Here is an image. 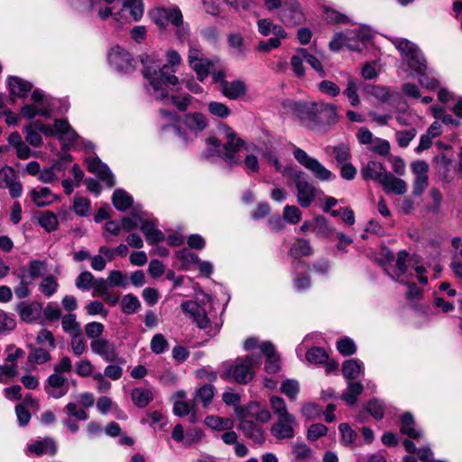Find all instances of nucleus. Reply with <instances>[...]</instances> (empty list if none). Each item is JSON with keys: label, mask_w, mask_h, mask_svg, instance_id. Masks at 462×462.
Returning <instances> with one entry per match:
<instances>
[{"label": "nucleus", "mask_w": 462, "mask_h": 462, "mask_svg": "<svg viewBox=\"0 0 462 462\" xmlns=\"http://www.w3.org/2000/svg\"><path fill=\"white\" fill-rule=\"evenodd\" d=\"M259 363L260 359L254 356L236 358L235 361H226L222 365L221 377L234 380L238 383H246L253 379V367Z\"/></svg>", "instance_id": "4"}, {"label": "nucleus", "mask_w": 462, "mask_h": 462, "mask_svg": "<svg viewBox=\"0 0 462 462\" xmlns=\"http://www.w3.org/2000/svg\"><path fill=\"white\" fill-rule=\"evenodd\" d=\"M73 209L79 217L88 216L91 209L90 200L85 197L76 196L73 201Z\"/></svg>", "instance_id": "53"}, {"label": "nucleus", "mask_w": 462, "mask_h": 462, "mask_svg": "<svg viewBox=\"0 0 462 462\" xmlns=\"http://www.w3.org/2000/svg\"><path fill=\"white\" fill-rule=\"evenodd\" d=\"M364 371V364L357 359H348L343 363L342 373L346 379H356Z\"/></svg>", "instance_id": "35"}, {"label": "nucleus", "mask_w": 462, "mask_h": 462, "mask_svg": "<svg viewBox=\"0 0 462 462\" xmlns=\"http://www.w3.org/2000/svg\"><path fill=\"white\" fill-rule=\"evenodd\" d=\"M90 348L95 355L107 362L115 361L117 356L114 343L104 337L92 340Z\"/></svg>", "instance_id": "17"}, {"label": "nucleus", "mask_w": 462, "mask_h": 462, "mask_svg": "<svg viewBox=\"0 0 462 462\" xmlns=\"http://www.w3.org/2000/svg\"><path fill=\"white\" fill-rule=\"evenodd\" d=\"M235 411L239 419H254L262 423L269 421L272 417L270 411L258 402H250L246 406H236Z\"/></svg>", "instance_id": "15"}, {"label": "nucleus", "mask_w": 462, "mask_h": 462, "mask_svg": "<svg viewBox=\"0 0 462 462\" xmlns=\"http://www.w3.org/2000/svg\"><path fill=\"white\" fill-rule=\"evenodd\" d=\"M270 404L277 419L292 415L288 411L284 400L279 396H272L270 398Z\"/></svg>", "instance_id": "52"}, {"label": "nucleus", "mask_w": 462, "mask_h": 462, "mask_svg": "<svg viewBox=\"0 0 462 462\" xmlns=\"http://www.w3.org/2000/svg\"><path fill=\"white\" fill-rule=\"evenodd\" d=\"M298 425L294 415L277 419L271 429L273 437L279 440L291 439L295 436V427Z\"/></svg>", "instance_id": "14"}, {"label": "nucleus", "mask_w": 462, "mask_h": 462, "mask_svg": "<svg viewBox=\"0 0 462 462\" xmlns=\"http://www.w3.org/2000/svg\"><path fill=\"white\" fill-rule=\"evenodd\" d=\"M306 359L310 364L319 365L327 361L328 355L320 347H311L306 353Z\"/></svg>", "instance_id": "57"}, {"label": "nucleus", "mask_w": 462, "mask_h": 462, "mask_svg": "<svg viewBox=\"0 0 462 462\" xmlns=\"http://www.w3.org/2000/svg\"><path fill=\"white\" fill-rule=\"evenodd\" d=\"M165 57L167 63L163 65L155 53L143 54L141 59L143 77L149 82L148 91L161 100L168 97L170 90L179 89L180 81L174 73L182 62L180 53L172 49L166 51Z\"/></svg>", "instance_id": "1"}, {"label": "nucleus", "mask_w": 462, "mask_h": 462, "mask_svg": "<svg viewBox=\"0 0 462 462\" xmlns=\"http://www.w3.org/2000/svg\"><path fill=\"white\" fill-rule=\"evenodd\" d=\"M57 452L55 441L51 438L40 439L28 445L26 448L27 454L35 456L51 455L53 456Z\"/></svg>", "instance_id": "20"}, {"label": "nucleus", "mask_w": 462, "mask_h": 462, "mask_svg": "<svg viewBox=\"0 0 462 462\" xmlns=\"http://www.w3.org/2000/svg\"><path fill=\"white\" fill-rule=\"evenodd\" d=\"M387 174L384 166L375 161H370L361 168V175L365 180H373L378 183H381Z\"/></svg>", "instance_id": "24"}, {"label": "nucleus", "mask_w": 462, "mask_h": 462, "mask_svg": "<svg viewBox=\"0 0 462 462\" xmlns=\"http://www.w3.org/2000/svg\"><path fill=\"white\" fill-rule=\"evenodd\" d=\"M240 420L239 429L244 435L256 444H263L265 440L263 429L250 420Z\"/></svg>", "instance_id": "26"}, {"label": "nucleus", "mask_w": 462, "mask_h": 462, "mask_svg": "<svg viewBox=\"0 0 462 462\" xmlns=\"http://www.w3.org/2000/svg\"><path fill=\"white\" fill-rule=\"evenodd\" d=\"M331 149L337 163L342 165L347 163V162L350 160L351 154L348 146L345 144H339L337 146H333Z\"/></svg>", "instance_id": "61"}, {"label": "nucleus", "mask_w": 462, "mask_h": 462, "mask_svg": "<svg viewBox=\"0 0 462 462\" xmlns=\"http://www.w3.org/2000/svg\"><path fill=\"white\" fill-rule=\"evenodd\" d=\"M109 64L120 72H131L135 68L132 54L120 46L113 47L107 55Z\"/></svg>", "instance_id": "11"}, {"label": "nucleus", "mask_w": 462, "mask_h": 462, "mask_svg": "<svg viewBox=\"0 0 462 462\" xmlns=\"http://www.w3.org/2000/svg\"><path fill=\"white\" fill-rule=\"evenodd\" d=\"M354 40L353 35H349V32L346 33H337L334 38L329 42V47L333 51H338L343 46H346L347 49L351 51H360L361 48L359 43H353Z\"/></svg>", "instance_id": "30"}, {"label": "nucleus", "mask_w": 462, "mask_h": 462, "mask_svg": "<svg viewBox=\"0 0 462 462\" xmlns=\"http://www.w3.org/2000/svg\"><path fill=\"white\" fill-rule=\"evenodd\" d=\"M123 9H127L130 12L134 22L142 19L144 13V5L143 0H121Z\"/></svg>", "instance_id": "39"}, {"label": "nucleus", "mask_w": 462, "mask_h": 462, "mask_svg": "<svg viewBox=\"0 0 462 462\" xmlns=\"http://www.w3.org/2000/svg\"><path fill=\"white\" fill-rule=\"evenodd\" d=\"M140 229L145 236L148 243L155 244L164 239V235L155 227L152 220L139 218Z\"/></svg>", "instance_id": "28"}, {"label": "nucleus", "mask_w": 462, "mask_h": 462, "mask_svg": "<svg viewBox=\"0 0 462 462\" xmlns=\"http://www.w3.org/2000/svg\"><path fill=\"white\" fill-rule=\"evenodd\" d=\"M26 143L32 147H41L42 145V137L32 123L23 126Z\"/></svg>", "instance_id": "46"}, {"label": "nucleus", "mask_w": 462, "mask_h": 462, "mask_svg": "<svg viewBox=\"0 0 462 462\" xmlns=\"http://www.w3.org/2000/svg\"><path fill=\"white\" fill-rule=\"evenodd\" d=\"M0 189H7L13 199L20 198L23 194V184L12 166L5 165L0 168Z\"/></svg>", "instance_id": "13"}, {"label": "nucleus", "mask_w": 462, "mask_h": 462, "mask_svg": "<svg viewBox=\"0 0 462 462\" xmlns=\"http://www.w3.org/2000/svg\"><path fill=\"white\" fill-rule=\"evenodd\" d=\"M205 424L215 430H226L234 427V422L228 418H222L218 416H208L205 419Z\"/></svg>", "instance_id": "41"}, {"label": "nucleus", "mask_w": 462, "mask_h": 462, "mask_svg": "<svg viewBox=\"0 0 462 462\" xmlns=\"http://www.w3.org/2000/svg\"><path fill=\"white\" fill-rule=\"evenodd\" d=\"M292 453L296 459L307 460L312 458L314 452L304 443H295L292 447Z\"/></svg>", "instance_id": "60"}, {"label": "nucleus", "mask_w": 462, "mask_h": 462, "mask_svg": "<svg viewBox=\"0 0 462 462\" xmlns=\"http://www.w3.org/2000/svg\"><path fill=\"white\" fill-rule=\"evenodd\" d=\"M407 257L408 254L406 253V251H400L398 253V257L396 260L394 269L395 273H391L390 272H388V274L391 275V277L396 282H404V281L401 277L407 272Z\"/></svg>", "instance_id": "44"}, {"label": "nucleus", "mask_w": 462, "mask_h": 462, "mask_svg": "<svg viewBox=\"0 0 462 462\" xmlns=\"http://www.w3.org/2000/svg\"><path fill=\"white\" fill-rule=\"evenodd\" d=\"M224 97L230 100H236L246 94L247 87L243 80L223 81L219 88Z\"/></svg>", "instance_id": "21"}, {"label": "nucleus", "mask_w": 462, "mask_h": 462, "mask_svg": "<svg viewBox=\"0 0 462 462\" xmlns=\"http://www.w3.org/2000/svg\"><path fill=\"white\" fill-rule=\"evenodd\" d=\"M208 109L212 116L220 118H226L231 114V110L226 105L217 101L209 102L208 105Z\"/></svg>", "instance_id": "58"}, {"label": "nucleus", "mask_w": 462, "mask_h": 462, "mask_svg": "<svg viewBox=\"0 0 462 462\" xmlns=\"http://www.w3.org/2000/svg\"><path fill=\"white\" fill-rule=\"evenodd\" d=\"M39 225L47 232L55 231L59 226V221L57 216L50 210H46L41 213L38 217Z\"/></svg>", "instance_id": "40"}, {"label": "nucleus", "mask_w": 462, "mask_h": 462, "mask_svg": "<svg viewBox=\"0 0 462 462\" xmlns=\"http://www.w3.org/2000/svg\"><path fill=\"white\" fill-rule=\"evenodd\" d=\"M58 287V282L52 275L46 276L39 284L41 292L46 297L52 296L57 291Z\"/></svg>", "instance_id": "50"}, {"label": "nucleus", "mask_w": 462, "mask_h": 462, "mask_svg": "<svg viewBox=\"0 0 462 462\" xmlns=\"http://www.w3.org/2000/svg\"><path fill=\"white\" fill-rule=\"evenodd\" d=\"M28 196L31 201L39 208L49 206L57 199V197L47 187L32 188L29 190Z\"/></svg>", "instance_id": "23"}, {"label": "nucleus", "mask_w": 462, "mask_h": 462, "mask_svg": "<svg viewBox=\"0 0 462 462\" xmlns=\"http://www.w3.org/2000/svg\"><path fill=\"white\" fill-rule=\"evenodd\" d=\"M291 107L302 120L310 116L313 120L319 118L328 125L336 124L338 121L337 107L334 104L291 102Z\"/></svg>", "instance_id": "3"}, {"label": "nucleus", "mask_w": 462, "mask_h": 462, "mask_svg": "<svg viewBox=\"0 0 462 462\" xmlns=\"http://www.w3.org/2000/svg\"><path fill=\"white\" fill-rule=\"evenodd\" d=\"M257 25L259 32L263 36L273 33L276 36L287 37V33L283 28L279 24L273 23L270 19H260Z\"/></svg>", "instance_id": "34"}, {"label": "nucleus", "mask_w": 462, "mask_h": 462, "mask_svg": "<svg viewBox=\"0 0 462 462\" xmlns=\"http://www.w3.org/2000/svg\"><path fill=\"white\" fill-rule=\"evenodd\" d=\"M264 157L268 163L273 165L277 171L281 172L284 176H291L296 171L290 165L282 166L277 154L273 152H265Z\"/></svg>", "instance_id": "48"}, {"label": "nucleus", "mask_w": 462, "mask_h": 462, "mask_svg": "<svg viewBox=\"0 0 462 462\" xmlns=\"http://www.w3.org/2000/svg\"><path fill=\"white\" fill-rule=\"evenodd\" d=\"M380 184L385 192L398 195L404 194L408 189L407 183L403 180L396 178L391 172H388Z\"/></svg>", "instance_id": "27"}, {"label": "nucleus", "mask_w": 462, "mask_h": 462, "mask_svg": "<svg viewBox=\"0 0 462 462\" xmlns=\"http://www.w3.org/2000/svg\"><path fill=\"white\" fill-rule=\"evenodd\" d=\"M416 130L414 128H411L404 131H397L395 134L396 142L400 147L405 148L416 136Z\"/></svg>", "instance_id": "63"}, {"label": "nucleus", "mask_w": 462, "mask_h": 462, "mask_svg": "<svg viewBox=\"0 0 462 462\" xmlns=\"http://www.w3.org/2000/svg\"><path fill=\"white\" fill-rule=\"evenodd\" d=\"M278 17L285 26H296L305 21V14L297 0H284Z\"/></svg>", "instance_id": "10"}, {"label": "nucleus", "mask_w": 462, "mask_h": 462, "mask_svg": "<svg viewBox=\"0 0 462 462\" xmlns=\"http://www.w3.org/2000/svg\"><path fill=\"white\" fill-rule=\"evenodd\" d=\"M349 35L354 36L353 43H359L361 50L372 38L371 30L368 27H360L356 31L349 32Z\"/></svg>", "instance_id": "55"}, {"label": "nucleus", "mask_w": 462, "mask_h": 462, "mask_svg": "<svg viewBox=\"0 0 462 462\" xmlns=\"http://www.w3.org/2000/svg\"><path fill=\"white\" fill-rule=\"evenodd\" d=\"M184 125L191 131L201 132L208 126L207 117L199 112L186 114Z\"/></svg>", "instance_id": "33"}, {"label": "nucleus", "mask_w": 462, "mask_h": 462, "mask_svg": "<svg viewBox=\"0 0 462 462\" xmlns=\"http://www.w3.org/2000/svg\"><path fill=\"white\" fill-rule=\"evenodd\" d=\"M55 136H57L65 146H71L78 140V134L72 129L69 123L64 119H56L53 124Z\"/></svg>", "instance_id": "18"}, {"label": "nucleus", "mask_w": 462, "mask_h": 462, "mask_svg": "<svg viewBox=\"0 0 462 462\" xmlns=\"http://www.w3.org/2000/svg\"><path fill=\"white\" fill-rule=\"evenodd\" d=\"M313 254V249L310 245V241L298 238L294 241L289 250V255L294 258L295 260H299L304 256H310Z\"/></svg>", "instance_id": "32"}, {"label": "nucleus", "mask_w": 462, "mask_h": 462, "mask_svg": "<svg viewBox=\"0 0 462 462\" xmlns=\"http://www.w3.org/2000/svg\"><path fill=\"white\" fill-rule=\"evenodd\" d=\"M152 398V393L148 389L136 388L132 392L133 402L140 408L147 406Z\"/></svg>", "instance_id": "47"}, {"label": "nucleus", "mask_w": 462, "mask_h": 462, "mask_svg": "<svg viewBox=\"0 0 462 462\" xmlns=\"http://www.w3.org/2000/svg\"><path fill=\"white\" fill-rule=\"evenodd\" d=\"M44 390L52 398H61L69 391L68 380L65 375L53 372L47 378Z\"/></svg>", "instance_id": "16"}, {"label": "nucleus", "mask_w": 462, "mask_h": 462, "mask_svg": "<svg viewBox=\"0 0 462 462\" xmlns=\"http://www.w3.org/2000/svg\"><path fill=\"white\" fill-rule=\"evenodd\" d=\"M113 205L119 211H125L133 204L132 197L123 189H116L112 198Z\"/></svg>", "instance_id": "42"}, {"label": "nucleus", "mask_w": 462, "mask_h": 462, "mask_svg": "<svg viewBox=\"0 0 462 462\" xmlns=\"http://www.w3.org/2000/svg\"><path fill=\"white\" fill-rule=\"evenodd\" d=\"M263 355L266 357L265 370L267 373H276L280 369L279 356L277 355L274 346L269 342H263L260 345Z\"/></svg>", "instance_id": "25"}, {"label": "nucleus", "mask_w": 462, "mask_h": 462, "mask_svg": "<svg viewBox=\"0 0 462 462\" xmlns=\"http://www.w3.org/2000/svg\"><path fill=\"white\" fill-rule=\"evenodd\" d=\"M188 62L195 71L197 79L203 82L209 75V69L213 67V61L207 58L202 51L197 47H190L188 52Z\"/></svg>", "instance_id": "9"}, {"label": "nucleus", "mask_w": 462, "mask_h": 462, "mask_svg": "<svg viewBox=\"0 0 462 462\" xmlns=\"http://www.w3.org/2000/svg\"><path fill=\"white\" fill-rule=\"evenodd\" d=\"M32 104H27L21 108V116L26 119H32L36 116L49 118L53 111L51 99L47 98L40 89H35L32 94Z\"/></svg>", "instance_id": "5"}, {"label": "nucleus", "mask_w": 462, "mask_h": 462, "mask_svg": "<svg viewBox=\"0 0 462 462\" xmlns=\"http://www.w3.org/2000/svg\"><path fill=\"white\" fill-rule=\"evenodd\" d=\"M291 177L297 191V200L302 208H308L314 200L317 189L309 180L308 176L301 171H295Z\"/></svg>", "instance_id": "8"}, {"label": "nucleus", "mask_w": 462, "mask_h": 462, "mask_svg": "<svg viewBox=\"0 0 462 462\" xmlns=\"http://www.w3.org/2000/svg\"><path fill=\"white\" fill-rule=\"evenodd\" d=\"M364 390L363 384L357 382H349L346 392L342 394L341 398L348 404H354L357 397Z\"/></svg>", "instance_id": "45"}, {"label": "nucleus", "mask_w": 462, "mask_h": 462, "mask_svg": "<svg viewBox=\"0 0 462 462\" xmlns=\"http://www.w3.org/2000/svg\"><path fill=\"white\" fill-rule=\"evenodd\" d=\"M210 302L199 304L198 301L187 300L181 303L182 311L193 319L199 328H207L209 325L208 317V308H210Z\"/></svg>", "instance_id": "12"}, {"label": "nucleus", "mask_w": 462, "mask_h": 462, "mask_svg": "<svg viewBox=\"0 0 462 462\" xmlns=\"http://www.w3.org/2000/svg\"><path fill=\"white\" fill-rule=\"evenodd\" d=\"M89 171L96 173L99 179L104 180L111 188L115 185V179L108 167L98 158H88L86 160Z\"/></svg>", "instance_id": "19"}, {"label": "nucleus", "mask_w": 462, "mask_h": 462, "mask_svg": "<svg viewBox=\"0 0 462 462\" xmlns=\"http://www.w3.org/2000/svg\"><path fill=\"white\" fill-rule=\"evenodd\" d=\"M215 394V387L211 384H205L198 388L195 392L193 402L194 404L200 402L204 407L210 404Z\"/></svg>", "instance_id": "37"}, {"label": "nucleus", "mask_w": 462, "mask_h": 462, "mask_svg": "<svg viewBox=\"0 0 462 462\" xmlns=\"http://www.w3.org/2000/svg\"><path fill=\"white\" fill-rule=\"evenodd\" d=\"M94 282L95 278L93 274L90 272L86 271L78 276L75 284L78 289L88 291L92 288Z\"/></svg>", "instance_id": "64"}, {"label": "nucleus", "mask_w": 462, "mask_h": 462, "mask_svg": "<svg viewBox=\"0 0 462 462\" xmlns=\"http://www.w3.org/2000/svg\"><path fill=\"white\" fill-rule=\"evenodd\" d=\"M69 346L74 356H80L88 350L87 341L80 334L70 336Z\"/></svg>", "instance_id": "49"}, {"label": "nucleus", "mask_w": 462, "mask_h": 462, "mask_svg": "<svg viewBox=\"0 0 462 462\" xmlns=\"http://www.w3.org/2000/svg\"><path fill=\"white\" fill-rule=\"evenodd\" d=\"M354 40L353 35H349V32L346 33H337L334 38L329 42V47L333 51H338L343 46H346L347 49L351 51H360L361 48L359 43H353Z\"/></svg>", "instance_id": "31"}, {"label": "nucleus", "mask_w": 462, "mask_h": 462, "mask_svg": "<svg viewBox=\"0 0 462 462\" xmlns=\"http://www.w3.org/2000/svg\"><path fill=\"white\" fill-rule=\"evenodd\" d=\"M12 102H15V97L24 98L32 88V83L23 80L19 77H10L7 81Z\"/></svg>", "instance_id": "22"}, {"label": "nucleus", "mask_w": 462, "mask_h": 462, "mask_svg": "<svg viewBox=\"0 0 462 462\" xmlns=\"http://www.w3.org/2000/svg\"><path fill=\"white\" fill-rule=\"evenodd\" d=\"M281 392L291 400H295L300 392L299 382L293 379L283 381L281 385Z\"/></svg>", "instance_id": "56"}, {"label": "nucleus", "mask_w": 462, "mask_h": 462, "mask_svg": "<svg viewBox=\"0 0 462 462\" xmlns=\"http://www.w3.org/2000/svg\"><path fill=\"white\" fill-rule=\"evenodd\" d=\"M61 326L62 329L65 333L69 334V337L75 334L81 333V326L79 321H77L75 314H67L61 318Z\"/></svg>", "instance_id": "43"}, {"label": "nucleus", "mask_w": 462, "mask_h": 462, "mask_svg": "<svg viewBox=\"0 0 462 462\" xmlns=\"http://www.w3.org/2000/svg\"><path fill=\"white\" fill-rule=\"evenodd\" d=\"M16 310L23 321L32 322L40 317L42 312V305L37 302H32L30 304L21 302L17 305Z\"/></svg>", "instance_id": "29"}, {"label": "nucleus", "mask_w": 462, "mask_h": 462, "mask_svg": "<svg viewBox=\"0 0 462 462\" xmlns=\"http://www.w3.org/2000/svg\"><path fill=\"white\" fill-rule=\"evenodd\" d=\"M28 362L42 365L51 359V354L43 348H32L28 355Z\"/></svg>", "instance_id": "54"}, {"label": "nucleus", "mask_w": 462, "mask_h": 462, "mask_svg": "<svg viewBox=\"0 0 462 462\" xmlns=\"http://www.w3.org/2000/svg\"><path fill=\"white\" fill-rule=\"evenodd\" d=\"M359 82L356 79L349 76L346 81V87L343 94L348 98L352 106H357L360 104V97L358 96Z\"/></svg>", "instance_id": "36"}, {"label": "nucleus", "mask_w": 462, "mask_h": 462, "mask_svg": "<svg viewBox=\"0 0 462 462\" xmlns=\"http://www.w3.org/2000/svg\"><path fill=\"white\" fill-rule=\"evenodd\" d=\"M169 344L162 334H155L151 340V350L156 355L164 353L168 349Z\"/></svg>", "instance_id": "59"}, {"label": "nucleus", "mask_w": 462, "mask_h": 462, "mask_svg": "<svg viewBox=\"0 0 462 462\" xmlns=\"http://www.w3.org/2000/svg\"><path fill=\"white\" fill-rule=\"evenodd\" d=\"M138 298L131 293L125 295L121 300L122 311L125 314H133L140 308Z\"/></svg>", "instance_id": "51"}, {"label": "nucleus", "mask_w": 462, "mask_h": 462, "mask_svg": "<svg viewBox=\"0 0 462 462\" xmlns=\"http://www.w3.org/2000/svg\"><path fill=\"white\" fill-rule=\"evenodd\" d=\"M293 156L300 165L310 171L319 180L328 181L336 178L328 169L316 158L310 156L304 150L294 146Z\"/></svg>", "instance_id": "6"}, {"label": "nucleus", "mask_w": 462, "mask_h": 462, "mask_svg": "<svg viewBox=\"0 0 462 462\" xmlns=\"http://www.w3.org/2000/svg\"><path fill=\"white\" fill-rule=\"evenodd\" d=\"M218 131L220 138L214 136L207 138L208 151L205 156L207 158L218 156L229 166L238 165L241 159L237 153L243 147L244 141L226 125H220Z\"/></svg>", "instance_id": "2"}, {"label": "nucleus", "mask_w": 462, "mask_h": 462, "mask_svg": "<svg viewBox=\"0 0 462 462\" xmlns=\"http://www.w3.org/2000/svg\"><path fill=\"white\" fill-rule=\"evenodd\" d=\"M366 91L381 102L388 101L391 97L389 89L383 86L371 85L367 87Z\"/></svg>", "instance_id": "62"}, {"label": "nucleus", "mask_w": 462, "mask_h": 462, "mask_svg": "<svg viewBox=\"0 0 462 462\" xmlns=\"http://www.w3.org/2000/svg\"><path fill=\"white\" fill-rule=\"evenodd\" d=\"M394 44L401 54L405 57L410 69L416 73L426 69L425 58L414 43L405 39H400L396 40Z\"/></svg>", "instance_id": "7"}, {"label": "nucleus", "mask_w": 462, "mask_h": 462, "mask_svg": "<svg viewBox=\"0 0 462 462\" xmlns=\"http://www.w3.org/2000/svg\"><path fill=\"white\" fill-rule=\"evenodd\" d=\"M401 432L411 439H417L421 436L420 430L415 428L414 420L411 413H405L402 416Z\"/></svg>", "instance_id": "38"}]
</instances>
